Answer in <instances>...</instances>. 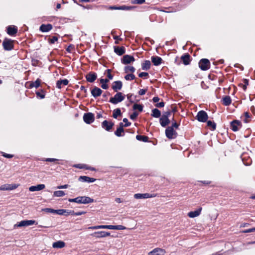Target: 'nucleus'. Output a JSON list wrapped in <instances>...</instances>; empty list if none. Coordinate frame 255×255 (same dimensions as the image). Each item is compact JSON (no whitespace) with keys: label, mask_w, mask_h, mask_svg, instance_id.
<instances>
[{"label":"nucleus","mask_w":255,"mask_h":255,"mask_svg":"<svg viewBox=\"0 0 255 255\" xmlns=\"http://www.w3.org/2000/svg\"><path fill=\"white\" fill-rule=\"evenodd\" d=\"M0 153L2 155V156H3V157H4L5 158H11L14 156V155L13 154L6 153L2 151H1Z\"/></svg>","instance_id":"obj_52"},{"label":"nucleus","mask_w":255,"mask_h":255,"mask_svg":"<svg viewBox=\"0 0 255 255\" xmlns=\"http://www.w3.org/2000/svg\"><path fill=\"white\" fill-rule=\"evenodd\" d=\"M96 179L87 176H80L78 180L81 182H87V183H92L96 181Z\"/></svg>","instance_id":"obj_15"},{"label":"nucleus","mask_w":255,"mask_h":255,"mask_svg":"<svg viewBox=\"0 0 255 255\" xmlns=\"http://www.w3.org/2000/svg\"><path fill=\"white\" fill-rule=\"evenodd\" d=\"M92 228L95 229H107L112 230V225H100V226L93 227Z\"/></svg>","instance_id":"obj_42"},{"label":"nucleus","mask_w":255,"mask_h":255,"mask_svg":"<svg viewBox=\"0 0 255 255\" xmlns=\"http://www.w3.org/2000/svg\"><path fill=\"white\" fill-rule=\"evenodd\" d=\"M52 25L51 24H42L39 27V30L42 32H47L52 29Z\"/></svg>","instance_id":"obj_20"},{"label":"nucleus","mask_w":255,"mask_h":255,"mask_svg":"<svg viewBox=\"0 0 255 255\" xmlns=\"http://www.w3.org/2000/svg\"><path fill=\"white\" fill-rule=\"evenodd\" d=\"M147 91V90L146 89H140L139 91H138V94L139 95H143L145 94V93Z\"/></svg>","instance_id":"obj_63"},{"label":"nucleus","mask_w":255,"mask_h":255,"mask_svg":"<svg viewBox=\"0 0 255 255\" xmlns=\"http://www.w3.org/2000/svg\"><path fill=\"white\" fill-rule=\"evenodd\" d=\"M165 103L163 102H161L160 103H156L155 104V107L157 108H162L164 106Z\"/></svg>","instance_id":"obj_59"},{"label":"nucleus","mask_w":255,"mask_h":255,"mask_svg":"<svg viewBox=\"0 0 255 255\" xmlns=\"http://www.w3.org/2000/svg\"><path fill=\"white\" fill-rule=\"evenodd\" d=\"M68 83H69V81L66 79L58 80L56 82V87L57 88L60 89L62 88V85H63V86L67 85Z\"/></svg>","instance_id":"obj_29"},{"label":"nucleus","mask_w":255,"mask_h":255,"mask_svg":"<svg viewBox=\"0 0 255 255\" xmlns=\"http://www.w3.org/2000/svg\"><path fill=\"white\" fill-rule=\"evenodd\" d=\"M18 186V185L15 184H5L0 186V190H12L17 188Z\"/></svg>","instance_id":"obj_12"},{"label":"nucleus","mask_w":255,"mask_h":255,"mask_svg":"<svg viewBox=\"0 0 255 255\" xmlns=\"http://www.w3.org/2000/svg\"><path fill=\"white\" fill-rule=\"evenodd\" d=\"M199 67L202 70L206 71L210 67V62L208 59H202L199 62Z\"/></svg>","instance_id":"obj_4"},{"label":"nucleus","mask_w":255,"mask_h":255,"mask_svg":"<svg viewBox=\"0 0 255 255\" xmlns=\"http://www.w3.org/2000/svg\"><path fill=\"white\" fill-rule=\"evenodd\" d=\"M41 80L39 79H37L35 81L32 82L30 84L29 88H32L33 87H35L37 88L40 85Z\"/></svg>","instance_id":"obj_35"},{"label":"nucleus","mask_w":255,"mask_h":255,"mask_svg":"<svg viewBox=\"0 0 255 255\" xmlns=\"http://www.w3.org/2000/svg\"><path fill=\"white\" fill-rule=\"evenodd\" d=\"M68 201L78 204H86L93 203L94 199L88 196H78L75 198H70L68 199Z\"/></svg>","instance_id":"obj_1"},{"label":"nucleus","mask_w":255,"mask_h":255,"mask_svg":"<svg viewBox=\"0 0 255 255\" xmlns=\"http://www.w3.org/2000/svg\"><path fill=\"white\" fill-rule=\"evenodd\" d=\"M103 92V91L99 88L95 86L91 90V94L94 98L100 96Z\"/></svg>","instance_id":"obj_17"},{"label":"nucleus","mask_w":255,"mask_h":255,"mask_svg":"<svg viewBox=\"0 0 255 255\" xmlns=\"http://www.w3.org/2000/svg\"><path fill=\"white\" fill-rule=\"evenodd\" d=\"M135 6H127L126 5H123L121 6H119V10H131L135 8Z\"/></svg>","instance_id":"obj_38"},{"label":"nucleus","mask_w":255,"mask_h":255,"mask_svg":"<svg viewBox=\"0 0 255 255\" xmlns=\"http://www.w3.org/2000/svg\"><path fill=\"white\" fill-rule=\"evenodd\" d=\"M171 114V111L169 110L168 111H166V112H165L164 113H163V114L162 115V116H165V117H166L169 118V117L170 116Z\"/></svg>","instance_id":"obj_60"},{"label":"nucleus","mask_w":255,"mask_h":255,"mask_svg":"<svg viewBox=\"0 0 255 255\" xmlns=\"http://www.w3.org/2000/svg\"><path fill=\"white\" fill-rule=\"evenodd\" d=\"M65 195V192L62 190H58L54 191L53 193V196L54 197H63Z\"/></svg>","instance_id":"obj_41"},{"label":"nucleus","mask_w":255,"mask_h":255,"mask_svg":"<svg viewBox=\"0 0 255 255\" xmlns=\"http://www.w3.org/2000/svg\"><path fill=\"white\" fill-rule=\"evenodd\" d=\"M114 126V123L109 122L107 120H105L102 123V127L107 131H110L113 128Z\"/></svg>","instance_id":"obj_14"},{"label":"nucleus","mask_w":255,"mask_h":255,"mask_svg":"<svg viewBox=\"0 0 255 255\" xmlns=\"http://www.w3.org/2000/svg\"><path fill=\"white\" fill-rule=\"evenodd\" d=\"M242 161L244 165L246 166H249L251 165L252 163V159L250 157L248 156L245 153H243L241 156Z\"/></svg>","instance_id":"obj_18"},{"label":"nucleus","mask_w":255,"mask_h":255,"mask_svg":"<svg viewBox=\"0 0 255 255\" xmlns=\"http://www.w3.org/2000/svg\"><path fill=\"white\" fill-rule=\"evenodd\" d=\"M207 126L211 128L212 130H214L216 128V124L214 122H212L211 121H208Z\"/></svg>","instance_id":"obj_44"},{"label":"nucleus","mask_w":255,"mask_h":255,"mask_svg":"<svg viewBox=\"0 0 255 255\" xmlns=\"http://www.w3.org/2000/svg\"><path fill=\"white\" fill-rule=\"evenodd\" d=\"M126 228L122 225H112V230H123Z\"/></svg>","instance_id":"obj_47"},{"label":"nucleus","mask_w":255,"mask_h":255,"mask_svg":"<svg viewBox=\"0 0 255 255\" xmlns=\"http://www.w3.org/2000/svg\"><path fill=\"white\" fill-rule=\"evenodd\" d=\"M123 122L125 123L124 124L125 127H128L131 125V123L129 122L127 118H124Z\"/></svg>","instance_id":"obj_57"},{"label":"nucleus","mask_w":255,"mask_h":255,"mask_svg":"<svg viewBox=\"0 0 255 255\" xmlns=\"http://www.w3.org/2000/svg\"><path fill=\"white\" fill-rule=\"evenodd\" d=\"M180 126L179 124L177 123L173 119V123L172 124L171 126H170L169 127H172L173 129L174 128H175L176 129L178 128Z\"/></svg>","instance_id":"obj_55"},{"label":"nucleus","mask_w":255,"mask_h":255,"mask_svg":"<svg viewBox=\"0 0 255 255\" xmlns=\"http://www.w3.org/2000/svg\"><path fill=\"white\" fill-rule=\"evenodd\" d=\"M151 63L149 60H145L142 64L141 68L143 70H148L150 69Z\"/></svg>","instance_id":"obj_34"},{"label":"nucleus","mask_w":255,"mask_h":255,"mask_svg":"<svg viewBox=\"0 0 255 255\" xmlns=\"http://www.w3.org/2000/svg\"><path fill=\"white\" fill-rule=\"evenodd\" d=\"M133 109L134 110H137L139 112H142L143 110V106L142 105L135 104L133 106Z\"/></svg>","instance_id":"obj_45"},{"label":"nucleus","mask_w":255,"mask_h":255,"mask_svg":"<svg viewBox=\"0 0 255 255\" xmlns=\"http://www.w3.org/2000/svg\"><path fill=\"white\" fill-rule=\"evenodd\" d=\"M135 78V77L133 74H128L125 76V79L127 80H132Z\"/></svg>","instance_id":"obj_46"},{"label":"nucleus","mask_w":255,"mask_h":255,"mask_svg":"<svg viewBox=\"0 0 255 255\" xmlns=\"http://www.w3.org/2000/svg\"><path fill=\"white\" fill-rule=\"evenodd\" d=\"M114 51L115 52L120 55L121 56L123 55L126 52L125 48L123 46L119 47V46H115L114 47Z\"/></svg>","instance_id":"obj_27"},{"label":"nucleus","mask_w":255,"mask_h":255,"mask_svg":"<svg viewBox=\"0 0 255 255\" xmlns=\"http://www.w3.org/2000/svg\"><path fill=\"white\" fill-rule=\"evenodd\" d=\"M156 196V194H149V193H137L134 195V198L136 199H147L149 198L155 197Z\"/></svg>","instance_id":"obj_10"},{"label":"nucleus","mask_w":255,"mask_h":255,"mask_svg":"<svg viewBox=\"0 0 255 255\" xmlns=\"http://www.w3.org/2000/svg\"><path fill=\"white\" fill-rule=\"evenodd\" d=\"M148 75V73L147 72H141L138 74V76L141 78H142V77H145V76H147Z\"/></svg>","instance_id":"obj_62"},{"label":"nucleus","mask_w":255,"mask_h":255,"mask_svg":"<svg viewBox=\"0 0 255 255\" xmlns=\"http://www.w3.org/2000/svg\"><path fill=\"white\" fill-rule=\"evenodd\" d=\"M132 95H133L132 94H128L127 95V99L129 100V102L131 103H133L134 102V101L133 100H132V99H131V97H132Z\"/></svg>","instance_id":"obj_61"},{"label":"nucleus","mask_w":255,"mask_h":255,"mask_svg":"<svg viewBox=\"0 0 255 255\" xmlns=\"http://www.w3.org/2000/svg\"><path fill=\"white\" fill-rule=\"evenodd\" d=\"M151 60L153 65L158 66L161 64L162 59L161 57L157 56H153L151 57Z\"/></svg>","instance_id":"obj_25"},{"label":"nucleus","mask_w":255,"mask_h":255,"mask_svg":"<svg viewBox=\"0 0 255 255\" xmlns=\"http://www.w3.org/2000/svg\"><path fill=\"white\" fill-rule=\"evenodd\" d=\"M17 32V28L15 26H8L7 27V33L8 35L12 36Z\"/></svg>","instance_id":"obj_22"},{"label":"nucleus","mask_w":255,"mask_h":255,"mask_svg":"<svg viewBox=\"0 0 255 255\" xmlns=\"http://www.w3.org/2000/svg\"><path fill=\"white\" fill-rule=\"evenodd\" d=\"M134 61V57L129 55H125L121 60L122 63L124 64H128Z\"/></svg>","instance_id":"obj_11"},{"label":"nucleus","mask_w":255,"mask_h":255,"mask_svg":"<svg viewBox=\"0 0 255 255\" xmlns=\"http://www.w3.org/2000/svg\"><path fill=\"white\" fill-rule=\"evenodd\" d=\"M85 78L88 82L93 83L97 79V75L95 72H90L86 75Z\"/></svg>","instance_id":"obj_13"},{"label":"nucleus","mask_w":255,"mask_h":255,"mask_svg":"<svg viewBox=\"0 0 255 255\" xmlns=\"http://www.w3.org/2000/svg\"><path fill=\"white\" fill-rule=\"evenodd\" d=\"M165 252L160 248H156L149 253V255H164Z\"/></svg>","instance_id":"obj_24"},{"label":"nucleus","mask_w":255,"mask_h":255,"mask_svg":"<svg viewBox=\"0 0 255 255\" xmlns=\"http://www.w3.org/2000/svg\"><path fill=\"white\" fill-rule=\"evenodd\" d=\"M122 115V112L120 108H117L113 111V117L114 119H117L118 116Z\"/></svg>","instance_id":"obj_36"},{"label":"nucleus","mask_w":255,"mask_h":255,"mask_svg":"<svg viewBox=\"0 0 255 255\" xmlns=\"http://www.w3.org/2000/svg\"><path fill=\"white\" fill-rule=\"evenodd\" d=\"M65 212V209H58V210H56L55 214H57L59 215H64Z\"/></svg>","instance_id":"obj_53"},{"label":"nucleus","mask_w":255,"mask_h":255,"mask_svg":"<svg viewBox=\"0 0 255 255\" xmlns=\"http://www.w3.org/2000/svg\"><path fill=\"white\" fill-rule=\"evenodd\" d=\"M181 59L185 65H189L190 63V56L188 53H185L181 57Z\"/></svg>","instance_id":"obj_23"},{"label":"nucleus","mask_w":255,"mask_h":255,"mask_svg":"<svg viewBox=\"0 0 255 255\" xmlns=\"http://www.w3.org/2000/svg\"><path fill=\"white\" fill-rule=\"evenodd\" d=\"M135 70V69L134 67L131 66H127L124 68L125 72L128 73L129 72L131 73H133Z\"/></svg>","instance_id":"obj_39"},{"label":"nucleus","mask_w":255,"mask_h":255,"mask_svg":"<svg viewBox=\"0 0 255 255\" xmlns=\"http://www.w3.org/2000/svg\"><path fill=\"white\" fill-rule=\"evenodd\" d=\"M242 127V123L239 120H235L230 123V128L234 131H238Z\"/></svg>","instance_id":"obj_8"},{"label":"nucleus","mask_w":255,"mask_h":255,"mask_svg":"<svg viewBox=\"0 0 255 255\" xmlns=\"http://www.w3.org/2000/svg\"><path fill=\"white\" fill-rule=\"evenodd\" d=\"M151 116L152 117L158 118H160L161 116V112L157 108H155L152 110V113Z\"/></svg>","instance_id":"obj_33"},{"label":"nucleus","mask_w":255,"mask_h":255,"mask_svg":"<svg viewBox=\"0 0 255 255\" xmlns=\"http://www.w3.org/2000/svg\"><path fill=\"white\" fill-rule=\"evenodd\" d=\"M123 86V83L121 81H116L113 83L112 89L115 92L121 90Z\"/></svg>","instance_id":"obj_19"},{"label":"nucleus","mask_w":255,"mask_h":255,"mask_svg":"<svg viewBox=\"0 0 255 255\" xmlns=\"http://www.w3.org/2000/svg\"><path fill=\"white\" fill-rule=\"evenodd\" d=\"M95 120L94 115L92 113H87L84 114L83 120L87 124L92 123Z\"/></svg>","instance_id":"obj_9"},{"label":"nucleus","mask_w":255,"mask_h":255,"mask_svg":"<svg viewBox=\"0 0 255 255\" xmlns=\"http://www.w3.org/2000/svg\"><path fill=\"white\" fill-rule=\"evenodd\" d=\"M106 72H107V77H108L109 80H112L113 78V76L111 74V70L107 69Z\"/></svg>","instance_id":"obj_56"},{"label":"nucleus","mask_w":255,"mask_h":255,"mask_svg":"<svg viewBox=\"0 0 255 255\" xmlns=\"http://www.w3.org/2000/svg\"><path fill=\"white\" fill-rule=\"evenodd\" d=\"M208 118L207 113L203 110L198 112L196 116L197 120L200 122L205 123L207 121Z\"/></svg>","instance_id":"obj_7"},{"label":"nucleus","mask_w":255,"mask_h":255,"mask_svg":"<svg viewBox=\"0 0 255 255\" xmlns=\"http://www.w3.org/2000/svg\"><path fill=\"white\" fill-rule=\"evenodd\" d=\"M43 161H46V162H56V164H60L58 161L60 160L56 158H43L41 160Z\"/></svg>","instance_id":"obj_43"},{"label":"nucleus","mask_w":255,"mask_h":255,"mask_svg":"<svg viewBox=\"0 0 255 255\" xmlns=\"http://www.w3.org/2000/svg\"><path fill=\"white\" fill-rule=\"evenodd\" d=\"M65 246V243L62 241H58L57 242H54L52 244V247L53 248L61 249L64 247Z\"/></svg>","instance_id":"obj_30"},{"label":"nucleus","mask_w":255,"mask_h":255,"mask_svg":"<svg viewBox=\"0 0 255 255\" xmlns=\"http://www.w3.org/2000/svg\"><path fill=\"white\" fill-rule=\"evenodd\" d=\"M138 115V113H137L136 112H134L132 114L130 115V119L132 120H135L136 119Z\"/></svg>","instance_id":"obj_54"},{"label":"nucleus","mask_w":255,"mask_h":255,"mask_svg":"<svg viewBox=\"0 0 255 255\" xmlns=\"http://www.w3.org/2000/svg\"><path fill=\"white\" fill-rule=\"evenodd\" d=\"M42 211L46 212L47 213H54L55 214L56 210L52 209V208H44L42 209Z\"/></svg>","instance_id":"obj_49"},{"label":"nucleus","mask_w":255,"mask_h":255,"mask_svg":"<svg viewBox=\"0 0 255 255\" xmlns=\"http://www.w3.org/2000/svg\"><path fill=\"white\" fill-rule=\"evenodd\" d=\"M165 135L170 139L175 138L177 137V132L173 129L172 127H168L165 129Z\"/></svg>","instance_id":"obj_6"},{"label":"nucleus","mask_w":255,"mask_h":255,"mask_svg":"<svg viewBox=\"0 0 255 255\" xmlns=\"http://www.w3.org/2000/svg\"><path fill=\"white\" fill-rule=\"evenodd\" d=\"M136 138L139 141H141L145 142H148L149 139L148 136L141 135H137L136 136Z\"/></svg>","instance_id":"obj_37"},{"label":"nucleus","mask_w":255,"mask_h":255,"mask_svg":"<svg viewBox=\"0 0 255 255\" xmlns=\"http://www.w3.org/2000/svg\"><path fill=\"white\" fill-rule=\"evenodd\" d=\"M232 102V100L229 96H226L223 98V104L226 106H229Z\"/></svg>","instance_id":"obj_32"},{"label":"nucleus","mask_w":255,"mask_h":255,"mask_svg":"<svg viewBox=\"0 0 255 255\" xmlns=\"http://www.w3.org/2000/svg\"><path fill=\"white\" fill-rule=\"evenodd\" d=\"M124 132V128H118L117 130L115 131V134L118 137L123 136L124 135V134H122V133H123Z\"/></svg>","instance_id":"obj_40"},{"label":"nucleus","mask_w":255,"mask_h":255,"mask_svg":"<svg viewBox=\"0 0 255 255\" xmlns=\"http://www.w3.org/2000/svg\"><path fill=\"white\" fill-rule=\"evenodd\" d=\"M41 92H42V93H41L39 91H36L35 93L37 97H39L40 99H44L45 98V94L44 93V91L43 90H41Z\"/></svg>","instance_id":"obj_50"},{"label":"nucleus","mask_w":255,"mask_h":255,"mask_svg":"<svg viewBox=\"0 0 255 255\" xmlns=\"http://www.w3.org/2000/svg\"><path fill=\"white\" fill-rule=\"evenodd\" d=\"M44 184H38L35 186H31L29 188V190L31 192L38 191L43 189L45 188Z\"/></svg>","instance_id":"obj_21"},{"label":"nucleus","mask_w":255,"mask_h":255,"mask_svg":"<svg viewBox=\"0 0 255 255\" xmlns=\"http://www.w3.org/2000/svg\"><path fill=\"white\" fill-rule=\"evenodd\" d=\"M145 0H132L131 1V3L132 4H141L145 2Z\"/></svg>","instance_id":"obj_51"},{"label":"nucleus","mask_w":255,"mask_h":255,"mask_svg":"<svg viewBox=\"0 0 255 255\" xmlns=\"http://www.w3.org/2000/svg\"><path fill=\"white\" fill-rule=\"evenodd\" d=\"M255 232V227L251 228V229H247V230H245L243 231V232L244 233H251V232Z\"/></svg>","instance_id":"obj_58"},{"label":"nucleus","mask_w":255,"mask_h":255,"mask_svg":"<svg viewBox=\"0 0 255 255\" xmlns=\"http://www.w3.org/2000/svg\"><path fill=\"white\" fill-rule=\"evenodd\" d=\"M96 238H104L110 236V233L105 231H99L94 233Z\"/></svg>","instance_id":"obj_28"},{"label":"nucleus","mask_w":255,"mask_h":255,"mask_svg":"<svg viewBox=\"0 0 255 255\" xmlns=\"http://www.w3.org/2000/svg\"><path fill=\"white\" fill-rule=\"evenodd\" d=\"M13 41L7 38H4L2 42L3 49L6 51H10L13 49Z\"/></svg>","instance_id":"obj_5"},{"label":"nucleus","mask_w":255,"mask_h":255,"mask_svg":"<svg viewBox=\"0 0 255 255\" xmlns=\"http://www.w3.org/2000/svg\"><path fill=\"white\" fill-rule=\"evenodd\" d=\"M159 123L160 125L164 128L170 124V121L168 118L161 116L159 119Z\"/></svg>","instance_id":"obj_16"},{"label":"nucleus","mask_w":255,"mask_h":255,"mask_svg":"<svg viewBox=\"0 0 255 255\" xmlns=\"http://www.w3.org/2000/svg\"><path fill=\"white\" fill-rule=\"evenodd\" d=\"M58 40V37L56 36H52L48 39V42L50 44H54Z\"/></svg>","instance_id":"obj_48"},{"label":"nucleus","mask_w":255,"mask_h":255,"mask_svg":"<svg viewBox=\"0 0 255 255\" xmlns=\"http://www.w3.org/2000/svg\"><path fill=\"white\" fill-rule=\"evenodd\" d=\"M69 187V185L68 184H65L63 185H60L57 187V189H66Z\"/></svg>","instance_id":"obj_64"},{"label":"nucleus","mask_w":255,"mask_h":255,"mask_svg":"<svg viewBox=\"0 0 255 255\" xmlns=\"http://www.w3.org/2000/svg\"><path fill=\"white\" fill-rule=\"evenodd\" d=\"M126 95L121 92H117L114 97H111L109 100V102L113 104L116 105L124 101L125 99Z\"/></svg>","instance_id":"obj_2"},{"label":"nucleus","mask_w":255,"mask_h":255,"mask_svg":"<svg viewBox=\"0 0 255 255\" xmlns=\"http://www.w3.org/2000/svg\"><path fill=\"white\" fill-rule=\"evenodd\" d=\"M100 82L101 83V87L103 89H108L109 88V86L107 84L109 82V79H101L100 80Z\"/></svg>","instance_id":"obj_31"},{"label":"nucleus","mask_w":255,"mask_h":255,"mask_svg":"<svg viewBox=\"0 0 255 255\" xmlns=\"http://www.w3.org/2000/svg\"><path fill=\"white\" fill-rule=\"evenodd\" d=\"M34 224H37L35 220H22L17 222L14 225V228L31 226Z\"/></svg>","instance_id":"obj_3"},{"label":"nucleus","mask_w":255,"mask_h":255,"mask_svg":"<svg viewBox=\"0 0 255 255\" xmlns=\"http://www.w3.org/2000/svg\"><path fill=\"white\" fill-rule=\"evenodd\" d=\"M202 207L199 208L195 211H191L188 213V216L190 218H195L200 215L201 212L202 211Z\"/></svg>","instance_id":"obj_26"}]
</instances>
